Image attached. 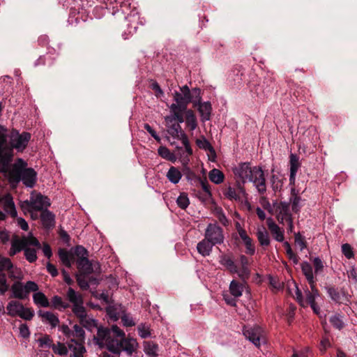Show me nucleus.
<instances>
[{
    "instance_id": "obj_1",
    "label": "nucleus",
    "mask_w": 357,
    "mask_h": 357,
    "mask_svg": "<svg viewBox=\"0 0 357 357\" xmlns=\"http://www.w3.org/2000/svg\"><path fill=\"white\" fill-rule=\"evenodd\" d=\"M129 0H102L99 6H96L94 10L100 14H96L97 17L105 15H112L119 20H124L126 29L122 33L125 40L137 32L139 26L144 25V20L139 16L135 8L130 10Z\"/></svg>"
},
{
    "instance_id": "obj_2",
    "label": "nucleus",
    "mask_w": 357,
    "mask_h": 357,
    "mask_svg": "<svg viewBox=\"0 0 357 357\" xmlns=\"http://www.w3.org/2000/svg\"><path fill=\"white\" fill-rule=\"evenodd\" d=\"M31 133L17 129L8 130L0 125V173L8 172L15 155L14 151L22 153L28 146Z\"/></svg>"
},
{
    "instance_id": "obj_3",
    "label": "nucleus",
    "mask_w": 357,
    "mask_h": 357,
    "mask_svg": "<svg viewBox=\"0 0 357 357\" xmlns=\"http://www.w3.org/2000/svg\"><path fill=\"white\" fill-rule=\"evenodd\" d=\"M233 173L240 182L244 184L252 182L259 195L266 192V183L264 172L260 166L251 167L249 162H240L233 169Z\"/></svg>"
},
{
    "instance_id": "obj_4",
    "label": "nucleus",
    "mask_w": 357,
    "mask_h": 357,
    "mask_svg": "<svg viewBox=\"0 0 357 357\" xmlns=\"http://www.w3.org/2000/svg\"><path fill=\"white\" fill-rule=\"evenodd\" d=\"M27 163L22 159L18 158L8 169L3 173L8 176L10 183H18L20 181L28 188H33L37 180V173L31 167H26Z\"/></svg>"
},
{
    "instance_id": "obj_5",
    "label": "nucleus",
    "mask_w": 357,
    "mask_h": 357,
    "mask_svg": "<svg viewBox=\"0 0 357 357\" xmlns=\"http://www.w3.org/2000/svg\"><path fill=\"white\" fill-rule=\"evenodd\" d=\"M66 298L73 305V312L83 323L86 320V311L84 307L82 295L75 291L73 288L69 287L66 292Z\"/></svg>"
},
{
    "instance_id": "obj_6",
    "label": "nucleus",
    "mask_w": 357,
    "mask_h": 357,
    "mask_svg": "<svg viewBox=\"0 0 357 357\" xmlns=\"http://www.w3.org/2000/svg\"><path fill=\"white\" fill-rule=\"evenodd\" d=\"M38 285L33 281H27L24 284L20 281L15 282L10 287L12 298L24 300L29 297L31 292L37 291Z\"/></svg>"
},
{
    "instance_id": "obj_7",
    "label": "nucleus",
    "mask_w": 357,
    "mask_h": 357,
    "mask_svg": "<svg viewBox=\"0 0 357 357\" xmlns=\"http://www.w3.org/2000/svg\"><path fill=\"white\" fill-rule=\"evenodd\" d=\"M222 194L228 200L243 202L248 199V193L245 187L240 181H236L235 186L231 185L224 187L222 190Z\"/></svg>"
},
{
    "instance_id": "obj_8",
    "label": "nucleus",
    "mask_w": 357,
    "mask_h": 357,
    "mask_svg": "<svg viewBox=\"0 0 357 357\" xmlns=\"http://www.w3.org/2000/svg\"><path fill=\"white\" fill-rule=\"evenodd\" d=\"M75 255L77 257L76 264L81 274L89 275L93 273L92 264L88 259V251L82 245H77L75 248Z\"/></svg>"
},
{
    "instance_id": "obj_9",
    "label": "nucleus",
    "mask_w": 357,
    "mask_h": 357,
    "mask_svg": "<svg viewBox=\"0 0 357 357\" xmlns=\"http://www.w3.org/2000/svg\"><path fill=\"white\" fill-rule=\"evenodd\" d=\"M195 94V98L192 101L193 107H197L200 114L201 121L205 122L211 119L212 113V105L209 101L202 102L201 90L199 88H194L192 90Z\"/></svg>"
},
{
    "instance_id": "obj_10",
    "label": "nucleus",
    "mask_w": 357,
    "mask_h": 357,
    "mask_svg": "<svg viewBox=\"0 0 357 357\" xmlns=\"http://www.w3.org/2000/svg\"><path fill=\"white\" fill-rule=\"evenodd\" d=\"M204 237L215 245H220L225 241L223 229L217 223H209L205 229Z\"/></svg>"
},
{
    "instance_id": "obj_11",
    "label": "nucleus",
    "mask_w": 357,
    "mask_h": 357,
    "mask_svg": "<svg viewBox=\"0 0 357 357\" xmlns=\"http://www.w3.org/2000/svg\"><path fill=\"white\" fill-rule=\"evenodd\" d=\"M310 290L306 289L305 291V299L303 298L301 291L296 287V299L297 302L303 307H307L315 303V299L319 296V292L316 287V284H310Z\"/></svg>"
},
{
    "instance_id": "obj_12",
    "label": "nucleus",
    "mask_w": 357,
    "mask_h": 357,
    "mask_svg": "<svg viewBox=\"0 0 357 357\" xmlns=\"http://www.w3.org/2000/svg\"><path fill=\"white\" fill-rule=\"evenodd\" d=\"M25 205L29 206V211L31 212L33 211H43V208L48 207L50 206V199L41 195L40 193L36 195L35 197H31V200H26L22 202L21 204L22 209L25 208Z\"/></svg>"
},
{
    "instance_id": "obj_13",
    "label": "nucleus",
    "mask_w": 357,
    "mask_h": 357,
    "mask_svg": "<svg viewBox=\"0 0 357 357\" xmlns=\"http://www.w3.org/2000/svg\"><path fill=\"white\" fill-rule=\"evenodd\" d=\"M89 12L84 5L75 6L70 8L68 22L71 24L86 22L89 17Z\"/></svg>"
},
{
    "instance_id": "obj_14",
    "label": "nucleus",
    "mask_w": 357,
    "mask_h": 357,
    "mask_svg": "<svg viewBox=\"0 0 357 357\" xmlns=\"http://www.w3.org/2000/svg\"><path fill=\"white\" fill-rule=\"evenodd\" d=\"M243 334L257 347L261 345V338L263 337V329L259 326H245L243 328Z\"/></svg>"
},
{
    "instance_id": "obj_15",
    "label": "nucleus",
    "mask_w": 357,
    "mask_h": 357,
    "mask_svg": "<svg viewBox=\"0 0 357 357\" xmlns=\"http://www.w3.org/2000/svg\"><path fill=\"white\" fill-rule=\"evenodd\" d=\"M239 261L241 264V268L240 269L238 268V272L236 273L238 274V276L242 280V282L246 283L250 275L249 259L245 255H241L239 257Z\"/></svg>"
},
{
    "instance_id": "obj_16",
    "label": "nucleus",
    "mask_w": 357,
    "mask_h": 357,
    "mask_svg": "<svg viewBox=\"0 0 357 357\" xmlns=\"http://www.w3.org/2000/svg\"><path fill=\"white\" fill-rule=\"evenodd\" d=\"M168 133L174 139H180L183 134H185L178 123L174 121V119H165Z\"/></svg>"
},
{
    "instance_id": "obj_17",
    "label": "nucleus",
    "mask_w": 357,
    "mask_h": 357,
    "mask_svg": "<svg viewBox=\"0 0 357 357\" xmlns=\"http://www.w3.org/2000/svg\"><path fill=\"white\" fill-rule=\"evenodd\" d=\"M266 223L274 239L278 242H283L284 239V231L271 218L267 219Z\"/></svg>"
},
{
    "instance_id": "obj_18",
    "label": "nucleus",
    "mask_w": 357,
    "mask_h": 357,
    "mask_svg": "<svg viewBox=\"0 0 357 357\" xmlns=\"http://www.w3.org/2000/svg\"><path fill=\"white\" fill-rule=\"evenodd\" d=\"M220 264L223 266L230 273L235 274L238 272V267L231 255H222L220 257Z\"/></svg>"
},
{
    "instance_id": "obj_19",
    "label": "nucleus",
    "mask_w": 357,
    "mask_h": 357,
    "mask_svg": "<svg viewBox=\"0 0 357 357\" xmlns=\"http://www.w3.org/2000/svg\"><path fill=\"white\" fill-rule=\"evenodd\" d=\"M138 343L133 338H122L121 339V349L129 356H131L137 349Z\"/></svg>"
},
{
    "instance_id": "obj_20",
    "label": "nucleus",
    "mask_w": 357,
    "mask_h": 357,
    "mask_svg": "<svg viewBox=\"0 0 357 357\" xmlns=\"http://www.w3.org/2000/svg\"><path fill=\"white\" fill-rule=\"evenodd\" d=\"M70 350L73 351L71 357H84L86 353V348L82 342H75V339H71L68 343Z\"/></svg>"
},
{
    "instance_id": "obj_21",
    "label": "nucleus",
    "mask_w": 357,
    "mask_h": 357,
    "mask_svg": "<svg viewBox=\"0 0 357 357\" xmlns=\"http://www.w3.org/2000/svg\"><path fill=\"white\" fill-rule=\"evenodd\" d=\"M213 246L215 245L204 237V239L197 243V250L199 254L205 257L211 255Z\"/></svg>"
},
{
    "instance_id": "obj_22",
    "label": "nucleus",
    "mask_w": 357,
    "mask_h": 357,
    "mask_svg": "<svg viewBox=\"0 0 357 357\" xmlns=\"http://www.w3.org/2000/svg\"><path fill=\"white\" fill-rule=\"evenodd\" d=\"M289 165H290V176L289 181L291 183L294 182L296 173L301 167L299 158L296 154L291 153L289 155Z\"/></svg>"
},
{
    "instance_id": "obj_23",
    "label": "nucleus",
    "mask_w": 357,
    "mask_h": 357,
    "mask_svg": "<svg viewBox=\"0 0 357 357\" xmlns=\"http://www.w3.org/2000/svg\"><path fill=\"white\" fill-rule=\"evenodd\" d=\"M54 218V215L47 208L43 211L40 214V220L43 227L46 229L53 227L55 224Z\"/></svg>"
},
{
    "instance_id": "obj_24",
    "label": "nucleus",
    "mask_w": 357,
    "mask_h": 357,
    "mask_svg": "<svg viewBox=\"0 0 357 357\" xmlns=\"http://www.w3.org/2000/svg\"><path fill=\"white\" fill-rule=\"evenodd\" d=\"M273 83L271 79H265L262 85H258L256 89L257 96L260 98L266 97L273 89Z\"/></svg>"
},
{
    "instance_id": "obj_25",
    "label": "nucleus",
    "mask_w": 357,
    "mask_h": 357,
    "mask_svg": "<svg viewBox=\"0 0 357 357\" xmlns=\"http://www.w3.org/2000/svg\"><path fill=\"white\" fill-rule=\"evenodd\" d=\"M23 309V304L17 301H10L6 306L7 314L12 317H18Z\"/></svg>"
},
{
    "instance_id": "obj_26",
    "label": "nucleus",
    "mask_w": 357,
    "mask_h": 357,
    "mask_svg": "<svg viewBox=\"0 0 357 357\" xmlns=\"http://www.w3.org/2000/svg\"><path fill=\"white\" fill-rule=\"evenodd\" d=\"M244 282H240L236 280L231 281L229 287V291L231 296L239 298L242 296L244 290Z\"/></svg>"
},
{
    "instance_id": "obj_27",
    "label": "nucleus",
    "mask_w": 357,
    "mask_h": 357,
    "mask_svg": "<svg viewBox=\"0 0 357 357\" xmlns=\"http://www.w3.org/2000/svg\"><path fill=\"white\" fill-rule=\"evenodd\" d=\"M38 314L43 319V321L50 324L52 328H55L59 324L58 316L51 312H43L40 310Z\"/></svg>"
},
{
    "instance_id": "obj_28",
    "label": "nucleus",
    "mask_w": 357,
    "mask_h": 357,
    "mask_svg": "<svg viewBox=\"0 0 357 357\" xmlns=\"http://www.w3.org/2000/svg\"><path fill=\"white\" fill-rule=\"evenodd\" d=\"M301 267L302 272L307 280L309 284L312 285L313 284H316L311 264L307 261H303L301 263Z\"/></svg>"
},
{
    "instance_id": "obj_29",
    "label": "nucleus",
    "mask_w": 357,
    "mask_h": 357,
    "mask_svg": "<svg viewBox=\"0 0 357 357\" xmlns=\"http://www.w3.org/2000/svg\"><path fill=\"white\" fill-rule=\"evenodd\" d=\"M3 209L8 213L12 218H15L17 215V213L15 208V203L13 197L8 195L6 197L3 203Z\"/></svg>"
},
{
    "instance_id": "obj_30",
    "label": "nucleus",
    "mask_w": 357,
    "mask_h": 357,
    "mask_svg": "<svg viewBox=\"0 0 357 357\" xmlns=\"http://www.w3.org/2000/svg\"><path fill=\"white\" fill-rule=\"evenodd\" d=\"M183 97V96L181 94V93H179L178 91H174V100H175L176 103H173L171 105L170 109H186L188 104Z\"/></svg>"
},
{
    "instance_id": "obj_31",
    "label": "nucleus",
    "mask_w": 357,
    "mask_h": 357,
    "mask_svg": "<svg viewBox=\"0 0 357 357\" xmlns=\"http://www.w3.org/2000/svg\"><path fill=\"white\" fill-rule=\"evenodd\" d=\"M58 254L61 263L67 268H70L74 260L73 254L63 248L59 250Z\"/></svg>"
},
{
    "instance_id": "obj_32",
    "label": "nucleus",
    "mask_w": 357,
    "mask_h": 357,
    "mask_svg": "<svg viewBox=\"0 0 357 357\" xmlns=\"http://www.w3.org/2000/svg\"><path fill=\"white\" fill-rule=\"evenodd\" d=\"M107 349L114 354H120L121 352V340H116L114 338L109 337L106 341Z\"/></svg>"
},
{
    "instance_id": "obj_33",
    "label": "nucleus",
    "mask_w": 357,
    "mask_h": 357,
    "mask_svg": "<svg viewBox=\"0 0 357 357\" xmlns=\"http://www.w3.org/2000/svg\"><path fill=\"white\" fill-rule=\"evenodd\" d=\"M185 124L190 130H194L197 127V121L194 112L192 109L185 111Z\"/></svg>"
},
{
    "instance_id": "obj_34",
    "label": "nucleus",
    "mask_w": 357,
    "mask_h": 357,
    "mask_svg": "<svg viewBox=\"0 0 357 357\" xmlns=\"http://www.w3.org/2000/svg\"><path fill=\"white\" fill-rule=\"evenodd\" d=\"M33 300L36 305H39L43 307H47L50 306V302L45 295L44 293L41 291L36 292L33 295Z\"/></svg>"
},
{
    "instance_id": "obj_35",
    "label": "nucleus",
    "mask_w": 357,
    "mask_h": 357,
    "mask_svg": "<svg viewBox=\"0 0 357 357\" xmlns=\"http://www.w3.org/2000/svg\"><path fill=\"white\" fill-rule=\"evenodd\" d=\"M208 178L215 184H220L225 180V174L220 169L214 168L209 172Z\"/></svg>"
},
{
    "instance_id": "obj_36",
    "label": "nucleus",
    "mask_w": 357,
    "mask_h": 357,
    "mask_svg": "<svg viewBox=\"0 0 357 357\" xmlns=\"http://www.w3.org/2000/svg\"><path fill=\"white\" fill-rule=\"evenodd\" d=\"M72 333L73 334H71L70 340L75 339V342H82V344H84L85 332L81 326L75 324L73 326Z\"/></svg>"
},
{
    "instance_id": "obj_37",
    "label": "nucleus",
    "mask_w": 357,
    "mask_h": 357,
    "mask_svg": "<svg viewBox=\"0 0 357 357\" xmlns=\"http://www.w3.org/2000/svg\"><path fill=\"white\" fill-rule=\"evenodd\" d=\"M196 144L199 149L208 151L214 158L216 157L214 148L204 137H203L202 139H197L196 140Z\"/></svg>"
},
{
    "instance_id": "obj_38",
    "label": "nucleus",
    "mask_w": 357,
    "mask_h": 357,
    "mask_svg": "<svg viewBox=\"0 0 357 357\" xmlns=\"http://www.w3.org/2000/svg\"><path fill=\"white\" fill-rule=\"evenodd\" d=\"M52 307L54 309L62 310L70 307V304L63 301L59 296H54L51 300Z\"/></svg>"
},
{
    "instance_id": "obj_39",
    "label": "nucleus",
    "mask_w": 357,
    "mask_h": 357,
    "mask_svg": "<svg viewBox=\"0 0 357 357\" xmlns=\"http://www.w3.org/2000/svg\"><path fill=\"white\" fill-rule=\"evenodd\" d=\"M182 176L181 172L175 167H171L167 172V177L174 184L179 182Z\"/></svg>"
},
{
    "instance_id": "obj_40",
    "label": "nucleus",
    "mask_w": 357,
    "mask_h": 357,
    "mask_svg": "<svg viewBox=\"0 0 357 357\" xmlns=\"http://www.w3.org/2000/svg\"><path fill=\"white\" fill-rule=\"evenodd\" d=\"M40 348H52L54 346L53 340L50 335L45 334L37 340Z\"/></svg>"
},
{
    "instance_id": "obj_41",
    "label": "nucleus",
    "mask_w": 357,
    "mask_h": 357,
    "mask_svg": "<svg viewBox=\"0 0 357 357\" xmlns=\"http://www.w3.org/2000/svg\"><path fill=\"white\" fill-rule=\"evenodd\" d=\"M279 210L280 211L278 213V221L280 223L284 224V222H286V213H287V215L289 217H291V214L289 213L288 204L286 203L281 202L279 206Z\"/></svg>"
},
{
    "instance_id": "obj_42",
    "label": "nucleus",
    "mask_w": 357,
    "mask_h": 357,
    "mask_svg": "<svg viewBox=\"0 0 357 357\" xmlns=\"http://www.w3.org/2000/svg\"><path fill=\"white\" fill-rule=\"evenodd\" d=\"M257 237L261 246H268L270 245V238L268 232L264 230H258Z\"/></svg>"
},
{
    "instance_id": "obj_43",
    "label": "nucleus",
    "mask_w": 357,
    "mask_h": 357,
    "mask_svg": "<svg viewBox=\"0 0 357 357\" xmlns=\"http://www.w3.org/2000/svg\"><path fill=\"white\" fill-rule=\"evenodd\" d=\"M329 297L336 303H341V296L337 289L333 286H326L325 287Z\"/></svg>"
},
{
    "instance_id": "obj_44",
    "label": "nucleus",
    "mask_w": 357,
    "mask_h": 357,
    "mask_svg": "<svg viewBox=\"0 0 357 357\" xmlns=\"http://www.w3.org/2000/svg\"><path fill=\"white\" fill-rule=\"evenodd\" d=\"M176 204L181 209H186L190 204L188 194L185 192H181L176 199Z\"/></svg>"
},
{
    "instance_id": "obj_45",
    "label": "nucleus",
    "mask_w": 357,
    "mask_h": 357,
    "mask_svg": "<svg viewBox=\"0 0 357 357\" xmlns=\"http://www.w3.org/2000/svg\"><path fill=\"white\" fill-rule=\"evenodd\" d=\"M170 110L173 113V116H166L165 119H174V121L178 123V124L184 122L183 112H185L186 109H175Z\"/></svg>"
},
{
    "instance_id": "obj_46",
    "label": "nucleus",
    "mask_w": 357,
    "mask_h": 357,
    "mask_svg": "<svg viewBox=\"0 0 357 357\" xmlns=\"http://www.w3.org/2000/svg\"><path fill=\"white\" fill-rule=\"evenodd\" d=\"M52 349L54 354L60 356H66L68 352L67 347L60 342H57L56 344H54Z\"/></svg>"
},
{
    "instance_id": "obj_47",
    "label": "nucleus",
    "mask_w": 357,
    "mask_h": 357,
    "mask_svg": "<svg viewBox=\"0 0 357 357\" xmlns=\"http://www.w3.org/2000/svg\"><path fill=\"white\" fill-rule=\"evenodd\" d=\"M8 289L9 285L7 283L6 275L0 268V295H4Z\"/></svg>"
},
{
    "instance_id": "obj_48",
    "label": "nucleus",
    "mask_w": 357,
    "mask_h": 357,
    "mask_svg": "<svg viewBox=\"0 0 357 357\" xmlns=\"http://www.w3.org/2000/svg\"><path fill=\"white\" fill-rule=\"evenodd\" d=\"M24 257L29 263H33L37 260V254L35 248H26L24 249Z\"/></svg>"
},
{
    "instance_id": "obj_49",
    "label": "nucleus",
    "mask_w": 357,
    "mask_h": 357,
    "mask_svg": "<svg viewBox=\"0 0 357 357\" xmlns=\"http://www.w3.org/2000/svg\"><path fill=\"white\" fill-rule=\"evenodd\" d=\"M330 322L333 326L338 330H341L344 324L342 316L340 314H335L330 318Z\"/></svg>"
},
{
    "instance_id": "obj_50",
    "label": "nucleus",
    "mask_w": 357,
    "mask_h": 357,
    "mask_svg": "<svg viewBox=\"0 0 357 357\" xmlns=\"http://www.w3.org/2000/svg\"><path fill=\"white\" fill-rule=\"evenodd\" d=\"M158 347L156 344L153 342H148L144 346V352L151 356L156 357L158 356Z\"/></svg>"
},
{
    "instance_id": "obj_51",
    "label": "nucleus",
    "mask_w": 357,
    "mask_h": 357,
    "mask_svg": "<svg viewBox=\"0 0 357 357\" xmlns=\"http://www.w3.org/2000/svg\"><path fill=\"white\" fill-rule=\"evenodd\" d=\"M22 238L26 244V248H29L28 247L29 245H33V246H35L36 248H37L38 249L41 248V245H40L39 241L36 237L32 236L31 234H30L26 237L24 236Z\"/></svg>"
},
{
    "instance_id": "obj_52",
    "label": "nucleus",
    "mask_w": 357,
    "mask_h": 357,
    "mask_svg": "<svg viewBox=\"0 0 357 357\" xmlns=\"http://www.w3.org/2000/svg\"><path fill=\"white\" fill-rule=\"evenodd\" d=\"M13 268V264L11 260L9 258L3 257L0 255V268L1 269V271H3L4 270L10 271Z\"/></svg>"
},
{
    "instance_id": "obj_53",
    "label": "nucleus",
    "mask_w": 357,
    "mask_h": 357,
    "mask_svg": "<svg viewBox=\"0 0 357 357\" xmlns=\"http://www.w3.org/2000/svg\"><path fill=\"white\" fill-rule=\"evenodd\" d=\"M111 331L107 328H98L97 332V337L98 340L107 341L110 337Z\"/></svg>"
},
{
    "instance_id": "obj_54",
    "label": "nucleus",
    "mask_w": 357,
    "mask_h": 357,
    "mask_svg": "<svg viewBox=\"0 0 357 357\" xmlns=\"http://www.w3.org/2000/svg\"><path fill=\"white\" fill-rule=\"evenodd\" d=\"M18 317L24 320L30 321L34 317V312L31 308L25 307L24 306V309L21 310Z\"/></svg>"
},
{
    "instance_id": "obj_55",
    "label": "nucleus",
    "mask_w": 357,
    "mask_h": 357,
    "mask_svg": "<svg viewBox=\"0 0 357 357\" xmlns=\"http://www.w3.org/2000/svg\"><path fill=\"white\" fill-rule=\"evenodd\" d=\"M106 312L109 317L114 321L118 320L120 318L119 312L117 307L114 305H109L106 308Z\"/></svg>"
},
{
    "instance_id": "obj_56",
    "label": "nucleus",
    "mask_w": 357,
    "mask_h": 357,
    "mask_svg": "<svg viewBox=\"0 0 357 357\" xmlns=\"http://www.w3.org/2000/svg\"><path fill=\"white\" fill-rule=\"evenodd\" d=\"M215 216L223 226L229 225L228 219L221 208H215Z\"/></svg>"
},
{
    "instance_id": "obj_57",
    "label": "nucleus",
    "mask_w": 357,
    "mask_h": 357,
    "mask_svg": "<svg viewBox=\"0 0 357 357\" xmlns=\"http://www.w3.org/2000/svg\"><path fill=\"white\" fill-rule=\"evenodd\" d=\"M342 252L348 259H352L354 257L353 248L349 243H344L342 245Z\"/></svg>"
},
{
    "instance_id": "obj_58",
    "label": "nucleus",
    "mask_w": 357,
    "mask_h": 357,
    "mask_svg": "<svg viewBox=\"0 0 357 357\" xmlns=\"http://www.w3.org/2000/svg\"><path fill=\"white\" fill-rule=\"evenodd\" d=\"M223 300L225 302L230 306L236 307L237 303V297L231 296L230 293L224 292L222 294Z\"/></svg>"
},
{
    "instance_id": "obj_59",
    "label": "nucleus",
    "mask_w": 357,
    "mask_h": 357,
    "mask_svg": "<svg viewBox=\"0 0 357 357\" xmlns=\"http://www.w3.org/2000/svg\"><path fill=\"white\" fill-rule=\"evenodd\" d=\"M308 90L304 87L297 86L294 92V96L299 100L304 101L306 99L305 94L307 93Z\"/></svg>"
},
{
    "instance_id": "obj_60",
    "label": "nucleus",
    "mask_w": 357,
    "mask_h": 357,
    "mask_svg": "<svg viewBox=\"0 0 357 357\" xmlns=\"http://www.w3.org/2000/svg\"><path fill=\"white\" fill-rule=\"evenodd\" d=\"M271 186L275 192L280 191L282 187V182L278 176L273 174L271 178Z\"/></svg>"
},
{
    "instance_id": "obj_61",
    "label": "nucleus",
    "mask_w": 357,
    "mask_h": 357,
    "mask_svg": "<svg viewBox=\"0 0 357 357\" xmlns=\"http://www.w3.org/2000/svg\"><path fill=\"white\" fill-rule=\"evenodd\" d=\"M268 284L273 288V290L278 291L282 289V285L278 278L269 275L268 277Z\"/></svg>"
},
{
    "instance_id": "obj_62",
    "label": "nucleus",
    "mask_w": 357,
    "mask_h": 357,
    "mask_svg": "<svg viewBox=\"0 0 357 357\" xmlns=\"http://www.w3.org/2000/svg\"><path fill=\"white\" fill-rule=\"evenodd\" d=\"M138 333L142 338H146L151 335L149 327L145 324H141L138 326Z\"/></svg>"
},
{
    "instance_id": "obj_63",
    "label": "nucleus",
    "mask_w": 357,
    "mask_h": 357,
    "mask_svg": "<svg viewBox=\"0 0 357 357\" xmlns=\"http://www.w3.org/2000/svg\"><path fill=\"white\" fill-rule=\"evenodd\" d=\"M158 153L159 155L165 159H167L169 160H172L173 159V155L169 149L165 146H160L158 149Z\"/></svg>"
},
{
    "instance_id": "obj_64",
    "label": "nucleus",
    "mask_w": 357,
    "mask_h": 357,
    "mask_svg": "<svg viewBox=\"0 0 357 357\" xmlns=\"http://www.w3.org/2000/svg\"><path fill=\"white\" fill-rule=\"evenodd\" d=\"M11 245L13 246V249H15V250L18 252L22 250L24 251V249L26 248V244L23 238L21 239L13 240L11 243Z\"/></svg>"
}]
</instances>
